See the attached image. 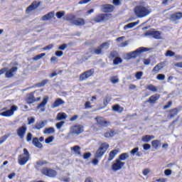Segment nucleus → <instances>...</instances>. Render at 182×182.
Instances as JSON below:
<instances>
[{
    "mask_svg": "<svg viewBox=\"0 0 182 182\" xmlns=\"http://www.w3.org/2000/svg\"><path fill=\"white\" fill-rule=\"evenodd\" d=\"M63 124H65V122L61 121L60 122H58L55 126L57 127V129L59 130L60 129H62V127L63 126Z\"/></svg>",
    "mask_w": 182,
    "mask_h": 182,
    "instance_id": "nucleus-52",
    "label": "nucleus"
},
{
    "mask_svg": "<svg viewBox=\"0 0 182 182\" xmlns=\"http://www.w3.org/2000/svg\"><path fill=\"white\" fill-rule=\"evenodd\" d=\"M164 68V63H158L152 70V72H156V73H159L161 69Z\"/></svg>",
    "mask_w": 182,
    "mask_h": 182,
    "instance_id": "nucleus-26",
    "label": "nucleus"
},
{
    "mask_svg": "<svg viewBox=\"0 0 182 182\" xmlns=\"http://www.w3.org/2000/svg\"><path fill=\"white\" fill-rule=\"evenodd\" d=\"M60 105H65V101L62 100V98H58L55 100V102L52 104L53 109H55V107H59Z\"/></svg>",
    "mask_w": 182,
    "mask_h": 182,
    "instance_id": "nucleus-24",
    "label": "nucleus"
},
{
    "mask_svg": "<svg viewBox=\"0 0 182 182\" xmlns=\"http://www.w3.org/2000/svg\"><path fill=\"white\" fill-rule=\"evenodd\" d=\"M66 21H68L75 26H85V25L86 24V21L84 20V18H76V16H75L74 14H70L68 16H67Z\"/></svg>",
    "mask_w": 182,
    "mask_h": 182,
    "instance_id": "nucleus-3",
    "label": "nucleus"
},
{
    "mask_svg": "<svg viewBox=\"0 0 182 182\" xmlns=\"http://www.w3.org/2000/svg\"><path fill=\"white\" fill-rule=\"evenodd\" d=\"M31 160V154L26 148L23 149V153L18 156V164L20 166H25Z\"/></svg>",
    "mask_w": 182,
    "mask_h": 182,
    "instance_id": "nucleus-2",
    "label": "nucleus"
},
{
    "mask_svg": "<svg viewBox=\"0 0 182 182\" xmlns=\"http://www.w3.org/2000/svg\"><path fill=\"white\" fill-rule=\"evenodd\" d=\"M126 159H129V153H123L121 154L119 156V159L120 161H124Z\"/></svg>",
    "mask_w": 182,
    "mask_h": 182,
    "instance_id": "nucleus-40",
    "label": "nucleus"
},
{
    "mask_svg": "<svg viewBox=\"0 0 182 182\" xmlns=\"http://www.w3.org/2000/svg\"><path fill=\"white\" fill-rule=\"evenodd\" d=\"M109 18H112V14H100L94 17L93 21L95 23H100V22L109 20Z\"/></svg>",
    "mask_w": 182,
    "mask_h": 182,
    "instance_id": "nucleus-5",
    "label": "nucleus"
},
{
    "mask_svg": "<svg viewBox=\"0 0 182 182\" xmlns=\"http://www.w3.org/2000/svg\"><path fill=\"white\" fill-rule=\"evenodd\" d=\"M18 72V67H12L10 70H7L6 72V77H7V79H10V77H14V73H16Z\"/></svg>",
    "mask_w": 182,
    "mask_h": 182,
    "instance_id": "nucleus-19",
    "label": "nucleus"
},
{
    "mask_svg": "<svg viewBox=\"0 0 182 182\" xmlns=\"http://www.w3.org/2000/svg\"><path fill=\"white\" fill-rule=\"evenodd\" d=\"M151 148V145H150L149 144H144L143 145L144 150H150Z\"/></svg>",
    "mask_w": 182,
    "mask_h": 182,
    "instance_id": "nucleus-56",
    "label": "nucleus"
},
{
    "mask_svg": "<svg viewBox=\"0 0 182 182\" xmlns=\"http://www.w3.org/2000/svg\"><path fill=\"white\" fill-rule=\"evenodd\" d=\"M66 117H68V115H66V113H65V112H59L57 114L56 120H58V121L65 120V119H66Z\"/></svg>",
    "mask_w": 182,
    "mask_h": 182,
    "instance_id": "nucleus-31",
    "label": "nucleus"
},
{
    "mask_svg": "<svg viewBox=\"0 0 182 182\" xmlns=\"http://www.w3.org/2000/svg\"><path fill=\"white\" fill-rule=\"evenodd\" d=\"M151 146L153 149H155V150H157L159 147L161 146V141L159 139H156L151 141Z\"/></svg>",
    "mask_w": 182,
    "mask_h": 182,
    "instance_id": "nucleus-27",
    "label": "nucleus"
},
{
    "mask_svg": "<svg viewBox=\"0 0 182 182\" xmlns=\"http://www.w3.org/2000/svg\"><path fill=\"white\" fill-rule=\"evenodd\" d=\"M165 56H169V58H173V56H176V53L170 50H168L165 53Z\"/></svg>",
    "mask_w": 182,
    "mask_h": 182,
    "instance_id": "nucleus-44",
    "label": "nucleus"
},
{
    "mask_svg": "<svg viewBox=\"0 0 182 182\" xmlns=\"http://www.w3.org/2000/svg\"><path fill=\"white\" fill-rule=\"evenodd\" d=\"M182 111V106H179L176 108H173L167 111V117L168 119H174L175 116H177L179 112Z\"/></svg>",
    "mask_w": 182,
    "mask_h": 182,
    "instance_id": "nucleus-8",
    "label": "nucleus"
},
{
    "mask_svg": "<svg viewBox=\"0 0 182 182\" xmlns=\"http://www.w3.org/2000/svg\"><path fill=\"white\" fill-rule=\"evenodd\" d=\"M138 23L139 21L129 23L124 26V31H126V29H132V28H134V26H136V25H138Z\"/></svg>",
    "mask_w": 182,
    "mask_h": 182,
    "instance_id": "nucleus-33",
    "label": "nucleus"
},
{
    "mask_svg": "<svg viewBox=\"0 0 182 182\" xmlns=\"http://www.w3.org/2000/svg\"><path fill=\"white\" fill-rule=\"evenodd\" d=\"M56 16L58 19H60L62 17L65 16V11H58Z\"/></svg>",
    "mask_w": 182,
    "mask_h": 182,
    "instance_id": "nucleus-49",
    "label": "nucleus"
},
{
    "mask_svg": "<svg viewBox=\"0 0 182 182\" xmlns=\"http://www.w3.org/2000/svg\"><path fill=\"white\" fill-rule=\"evenodd\" d=\"M49 100V97L46 96L43 99V101L38 105L37 109H41V112H45V106H46V104L48 103V101Z\"/></svg>",
    "mask_w": 182,
    "mask_h": 182,
    "instance_id": "nucleus-20",
    "label": "nucleus"
},
{
    "mask_svg": "<svg viewBox=\"0 0 182 182\" xmlns=\"http://www.w3.org/2000/svg\"><path fill=\"white\" fill-rule=\"evenodd\" d=\"M153 139H154V136L153 135H145L142 136L141 141H144V143H149V141L153 140Z\"/></svg>",
    "mask_w": 182,
    "mask_h": 182,
    "instance_id": "nucleus-30",
    "label": "nucleus"
},
{
    "mask_svg": "<svg viewBox=\"0 0 182 182\" xmlns=\"http://www.w3.org/2000/svg\"><path fill=\"white\" fill-rule=\"evenodd\" d=\"M114 134H116V132H114V131H113L112 129H109L107 132H105L104 134V136L107 139H109L110 137H113L114 136Z\"/></svg>",
    "mask_w": 182,
    "mask_h": 182,
    "instance_id": "nucleus-34",
    "label": "nucleus"
},
{
    "mask_svg": "<svg viewBox=\"0 0 182 182\" xmlns=\"http://www.w3.org/2000/svg\"><path fill=\"white\" fill-rule=\"evenodd\" d=\"M68 48V44H63L58 47L59 50H65Z\"/></svg>",
    "mask_w": 182,
    "mask_h": 182,
    "instance_id": "nucleus-57",
    "label": "nucleus"
},
{
    "mask_svg": "<svg viewBox=\"0 0 182 182\" xmlns=\"http://www.w3.org/2000/svg\"><path fill=\"white\" fill-rule=\"evenodd\" d=\"M112 110L114 112H118V113H122V112L124 110V108L120 107L119 105H115L112 107Z\"/></svg>",
    "mask_w": 182,
    "mask_h": 182,
    "instance_id": "nucleus-36",
    "label": "nucleus"
},
{
    "mask_svg": "<svg viewBox=\"0 0 182 182\" xmlns=\"http://www.w3.org/2000/svg\"><path fill=\"white\" fill-rule=\"evenodd\" d=\"M165 176H171V169H166L164 171Z\"/></svg>",
    "mask_w": 182,
    "mask_h": 182,
    "instance_id": "nucleus-63",
    "label": "nucleus"
},
{
    "mask_svg": "<svg viewBox=\"0 0 182 182\" xmlns=\"http://www.w3.org/2000/svg\"><path fill=\"white\" fill-rule=\"evenodd\" d=\"M149 173H150V169L149 168H145L142 171V173L144 175V176H147V174H149Z\"/></svg>",
    "mask_w": 182,
    "mask_h": 182,
    "instance_id": "nucleus-64",
    "label": "nucleus"
},
{
    "mask_svg": "<svg viewBox=\"0 0 182 182\" xmlns=\"http://www.w3.org/2000/svg\"><path fill=\"white\" fill-rule=\"evenodd\" d=\"M143 76V72L142 71H139L136 72L135 74V77L137 79V80H140L141 79V77Z\"/></svg>",
    "mask_w": 182,
    "mask_h": 182,
    "instance_id": "nucleus-45",
    "label": "nucleus"
},
{
    "mask_svg": "<svg viewBox=\"0 0 182 182\" xmlns=\"http://www.w3.org/2000/svg\"><path fill=\"white\" fill-rule=\"evenodd\" d=\"M146 90H150V92H154V93H156V92H157V87L150 84L146 87Z\"/></svg>",
    "mask_w": 182,
    "mask_h": 182,
    "instance_id": "nucleus-37",
    "label": "nucleus"
},
{
    "mask_svg": "<svg viewBox=\"0 0 182 182\" xmlns=\"http://www.w3.org/2000/svg\"><path fill=\"white\" fill-rule=\"evenodd\" d=\"M95 120L97 122V126H100L101 127H107L109 126V122L105 120L103 117H95Z\"/></svg>",
    "mask_w": 182,
    "mask_h": 182,
    "instance_id": "nucleus-16",
    "label": "nucleus"
},
{
    "mask_svg": "<svg viewBox=\"0 0 182 182\" xmlns=\"http://www.w3.org/2000/svg\"><path fill=\"white\" fill-rule=\"evenodd\" d=\"M41 97H38L37 98L35 97V92H30L26 98V102L28 105H32L33 103H35L36 102H40Z\"/></svg>",
    "mask_w": 182,
    "mask_h": 182,
    "instance_id": "nucleus-11",
    "label": "nucleus"
},
{
    "mask_svg": "<svg viewBox=\"0 0 182 182\" xmlns=\"http://www.w3.org/2000/svg\"><path fill=\"white\" fill-rule=\"evenodd\" d=\"M26 125H23L17 129V135L20 139H23V137H25V134H26Z\"/></svg>",
    "mask_w": 182,
    "mask_h": 182,
    "instance_id": "nucleus-17",
    "label": "nucleus"
},
{
    "mask_svg": "<svg viewBox=\"0 0 182 182\" xmlns=\"http://www.w3.org/2000/svg\"><path fill=\"white\" fill-rule=\"evenodd\" d=\"M156 79L158 80H164V79H166V75L164 74H159L156 76Z\"/></svg>",
    "mask_w": 182,
    "mask_h": 182,
    "instance_id": "nucleus-51",
    "label": "nucleus"
},
{
    "mask_svg": "<svg viewBox=\"0 0 182 182\" xmlns=\"http://www.w3.org/2000/svg\"><path fill=\"white\" fill-rule=\"evenodd\" d=\"M95 75V68H91L87 70L80 75L79 80L80 82H83V80H86L93 76Z\"/></svg>",
    "mask_w": 182,
    "mask_h": 182,
    "instance_id": "nucleus-6",
    "label": "nucleus"
},
{
    "mask_svg": "<svg viewBox=\"0 0 182 182\" xmlns=\"http://www.w3.org/2000/svg\"><path fill=\"white\" fill-rule=\"evenodd\" d=\"M71 150H73L75 154H77V156H82V152H80V147L78 145L74 146L73 148H71Z\"/></svg>",
    "mask_w": 182,
    "mask_h": 182,
    "instance_id": "nucleus-32",
    "label": "nucleus"
},
{
    "mask_svg": "<svg viewBox=\"0 0 182 182\" xmlns=\"http://www.w3.org/2000/svg\"><path fill=\"white\" fill-rule=\"evenodd\" d=\"M173 2V0H162L161 5H164V6H167L168 4H171Z\"/></svg>",
    "mask_w": 182,
    "mask_h": 182,
    "instance_id": "nucleus-50",
    "label": "nucleus"
},
{
    "mask_svg": "<svg viewBox=\"0 0 182 182\" xmlns=\"http://www.w3.org/2000/svg\"><path fill=\"white\" fill-rule=\"evenodd\" d=\"M84 132L85 127L81 124H75L70 127L71 134H76V136H79V134H82Z\"/></svg>",
    "mask_w": 182,
    "mask_h": 182,
    "instance_id": "nucleus-7",
    "label": "nucleus"
},
{
    "mask_svg": "<svg viewBox=\"0 0 182 182\" xmlns=\"http://www.w3.org/2000/svg\"><path fill=\"white\" fill-rule=\"evenodd\" d=\"M43 133L44 134H53V133H55V128L53 127L46 128Z\"/></svg>",
    "mask_w": 182,
    "mask_h": 182,
    "instance_id": "nucleus-39",
    "label": "nucleus"
},
{
    "mask_svg": "<svg viewBox=\"0 0 182 182\" xmlns=\"http://www.w3.org/2000/svg\"><path fill=\"white\" fill-rule=\"evenodd\" d=\"M8 139L7 135H4L1 138H0V144H2V143H4V141H6V139Z\"/></svg>",
    "mask_w": 182,
    "mask_h": 182,
    "instance_id": "nucleus-55",
    "label": "nucleus"
},
{
    "mask_svg": "<svg viewBox=\"0 0 182 182\" xmlns=\"http://www.w3.org/2000/svg\"><path fill=\"white\" fill-rule=\"evenodd\" d=\"M110 100H112L111 97H106L104 100H103V105L104 106H107V105H109V102H110Z\"/></svg>",
    "mask_w": 182,
    "mask_h": 182,
    "instance_id": "nucleus-47",
    "label": "nucleus"
},
{
    "mask_svg": "<svg viewBox=\"0 0 182 182\" xmlns=\"http://www.w3.org/2000/svg\"><path fill=\"white\" fill-rule=\"evenodd\" d=\"M119 56V53L116 50L111 51L109 53V59H116Z\"/></svg>",
    "mask_w": 182,
    "mask_h": 182,
    "instance_id": "nucleus-38",
    "label": "nucleus"
},
{
    "mask_svg": "<svg viewBox=\"0 0 182 182\" xmlns=\"http://www.w3.org/2000/svg\"><path fill=\"white\" fill-rule=\"evenodd\" d=\"M123 63V60L122 59V58L120 57H116L114 60H113V65H119V63Z\"/></svg>",
    "mask_w": 182,
    "mask_h": 182,
    "instance_id": "nucleus-41",
    "label": "nucleus"
},
{
    "mask_svg": "<svg viewBox=\"0 0 182 182\" xmlns=\"http://www.w3.org/2000/svg\"><path fill=\"white\" fill-rule=\"evenodd\" d=\"M40 6H41V1H33L31 4L26 8V14H31L32 11H35V9H37Z\"/></svg>",
    "mask_w": 182,
    "mask_h": 182,
    "instance_id": "nucleus-15",
    "label": "nucleus"
},
{
    "mask_svg": "<svg viewBox=\"0 0 182 182\" xmlns=\"http://www.w3.org/2000/svg\"><path fill=\"white\" fill-rule=\"evenodd\" d=\"M33 146L36 147H38V149H42L43 147V145L42 143L39 142V139L38 137H34L33 138V141H32Z\"/></svg>",
    "mask_w": 182,
    "mask_h": 182,
    "instance_id": "nucleus-28",
    "label": "nucleus"
},
{
    "mask_svg": "<svg viewBox=\"0 0 182 182\" xmlns=\"http://www.w3.org/2000/svg\"><path fill=\"white\" fill-rule=\"evenodd\" d=\"M43 127H45V122L43 121L36 123L34 126V129H36V130H41V129H43Z\"/></svg>",
    "mask_w": 182,
    "mask_h": 182,
    "instance_id": "nucleus-35",
    "label": "nucleus"
},
{
    "mask_svg": "<svg viewBox=\"0 0 182 182\" xmlns=\"http://www.w3.org/2000/svg\"><path fill=\"white\" fill-rule=\"evenodd\" d=\"M90 156H92V154L90 152H87L83 154V159L84 160H87V159H90Z\"/></svg>",
    "mask_w": 182,
    "mask_h": 182,
    "instance_id": "nucleus-54",
    "label": "nucleus"
},
{
    "mask_svg": "<svg viewBox=\"0 0 182 182\" xmlns=\"http://www.w3.org/2000/svg\"><path fill=\"white\" fill-rule=\"evenodd\" d=\"M109 147H110V145H109L107 142H103L102 144H101V145L95 152L96 159H102V157L105 156V154L109 149Z\"/></svg>",
    "mask_w": 182,
    "mask_h": 182,
    "instance_id": "nucleus-4",
    "label": "nucleus"
},
{
    "mask_svg": "<svg viewBox=\"0 0 182 182\" xmlns=\"http://www.w3.org/2000/svg\"><path fill=\"white\" fill-rule=\"evenodd\" d=\"M53 48V44H50L43 48V50H50Z\"/></svg>",
    "mask_w": 182,
    "mask_h": 182,
    "instance_id": "nucleus-58",
    "label": "nucleus"
},
{
    "mask_svg": "<svg viewBox=\"0 0 182 182\" xmlns=\"http://www.w3.org/2000/svg\"><path fill=\"white\" fill-rule=\"evenodd\" d=\"M47 83H49V80L46 79L42 80L41 82L37 83L36 86L38 87H43V86H45V85H46Z\"/></svg>",
    "mask_w": 182,
    "mask_h": 182,
    "instance_id": "nucleus-42",
    "label": "nucleus"
},
{
    "mask_svg": "<svg viewBox=\"0 0 182 182\" xmlns=\"http://www.w3.org/2000/svg\"><path fill=\"white\" fill-rule=\"evenodd\" d=\"M160 99V95L159 94H155L151 95L148 100L145 101V103H150V105H154L157 100Z\"/></svg>",
    "mask_w": 182,
    "mask_h": 182,
    "instance_id": "nucleus-22",
    "label": "nucleus"
},
{
    "mask_svg": "<svg viewBox=\"0 0 182 182\" xmlns=\"http://www.w3.org/2000/svg\"><path fill=\"white\" fill-rule=\"evenodd\" d=\"M147 50H149V48H144V47H140L136 50L130 53L129 58H131L132 59H136V58H137L139 55H140L141 53H143V52H147Z\"/></svg>",
    "mask_w": 182,
    "mask_h": 182,
    "instance_id": "nucleus-10",
    "label": "nucleus"
},
{
    "mask_svg": "<svg viewBox=\"0 0 182 182\" xmlns=\"http://www.w3.org/2000/svg\"><path fill=\"white\" fill-rule=\"evenodd\" d=\"M171 106H173V101H168L167 105L164 106L163 109H164V110H166L167 109H170V107H171Z\"/></svg>",
    "mask_w": 182,
    "mask_h": 182,
    "instance_id": "nucleus-46",
    "label": "nucleus"
},
{
    "mask_svg": "<svg viewBox=\"0 0 182 182\" xmlns=\"http://www.w3.org/2000/svg\"><path fill=\"white\" fill-rule=\"evenodd\" d=\"M111 82L112 83H113L114 85L116 83L119 82V78H117V77L114 76L111 77Z\"/></svg>",
    "mask_w": 182,
    "mask_h": 182,
    "instance_id": "nucleus-53",
    "label": "nucleus"
},
{
    "mask_svg": "<svg viewBox=\"0 0 182 182\" xmlns=\"http://www.w3.org/2000/svg\"><path fill=\"white\" fill-rule=\"evenodd\" d=\"M37 166H43V164H48L46 161H39L36 163Z\"/></svg>",
    "mask_w": 182,
    "mask_h": 182,
    "instance_id": "nucleus-60",
    "label": "nucleus"
},
{
    "mask_svg": "<svg viewBox=\"0 0 182 182\" xmlns=\"http://www.w3.org/2000/svg\"><path fill=\"white\" fill-rule=\"evenodd\" d=\"M102 11L105 14H109L114 11V6L112 4H104L102 5Z\"/></svg>",
    "mask_w": 182,
    "mask_h": 182,
    "instance_id": "nucleus-21",
    "label": "nucleus"
},
{
    "mask_svg": "<svg viewBox=\"0 0 182 182\" xmlns=\"http://www.w3.org/2000/svg\"><path fill=\"white\" fill-rule=\"evenodd\" d=\"M43 56H46V53H41L39 55H37L35 57H33L32 58V60H39V59H42V58H43Z\"/></svg>",
    "mask_w": 182,
    "mask_h": 182,
    "instance_id": "nucleus-43",
    "label": "nucleus"
},
{
    "mask_svg": "<svg viewBox=\"0 0 182 182\" xmlns=\"http://www.w3.org/2000/svg\"><path fill=\"white\" fill-rule=\"evenodd\" d=\"M53 16H55V12L51 11V12H49L48 14L44 15L42 17V19L43 21H50V19H52V18H53Z\"/></svg>",
    "mask_w": 182,
    "mask_h": 182,
    "instance_id": "nucleus-29",
    "label": "nucleus"
},
{
    "mask_svg": "<svg viewBox=\"0 0 182 182\" xmlns=\"http://www.w3.org/2000/svg\"><path fill=\"white\" fill-rule=\"evenodd\" d=\"M134 12L137 18H144L150 15V10L144 6H136L134 9Z\"/></svg>",
    "mask_w": 182,
    "mask_h": 182,
    "instance_id": "nucleus-1",
    "label": "nucleus"
},
{
    "mask_svg": "<svg viewBox=\"0 0 182 182\" xmlns=\"http://www.w3.org/2000/svg\"><path fill=\"white\" fill-rule=\"evenodd\" d=\"M171 20L176 22V21H180L182 18V13L181 12H176L172 14L170 16Z\"/></svg>",
    "mask_w": 182,
    "mask_h": 182,
    "instance_id": "nucleus-23",
    "label": "nucleus"
},
{
    "mask_svg": "<svg viewBox=\"0 0 182 182\" xmlns=\"http://www.w3.org/2000/svg\"><path fill=\"white\" fill-rule=\"evenodd\" d=\"M117 153H119V150L117 149H114L111 151L108 155V161H112V160H113V159L116 157V156L117 155Z\"/></svg>",
    "mask_w": 182,
    "mask_h": 182,
    "instance_id": "nucleus-25",
    "label": "nucleus"
},
{
    "mask_svg": "<svg viewBox=\"0 0 182 182\" xmlns=\"http://www.w3.org/2000/svg\"><path fill=\"white\" fill-rule=\"evenodd\" d=\"M137 151H139V147L134 148L133 149L130 153L131 154H132L133 156H134L136 154V153H137Z\"/></svg>",
    "mask_w": 182,
    "mask_h": 182,
    "instance_id": "nucleus-61",
    "label": "nucleus"
},
{
    "mask_svg": "<svg viewBox=\"0 0 182 182\" xmlns=\"http://www.w3.org/2000/svg\"><path fill=\"white\" fill-rule=\"evenodd\" d=\"M28 124H33V123H35V118L33 117H31V118H28Z\"/></svg>",
    "mask_w": 182,
    "mask_h": 182,
    "instance_id": "nucleus-59",
    "label": "nucleus"
},
{
    "mask_svg": "<svg viewBox=\"0 0 182 182\" xmlns=\"http://www.w3.org/2000/svg\"><path fill=\"white\" fill-rule=\"evenodd\" d=\"M161 33L160 31H148L145 33V36H153L154 39H160Z\"/></svg>",
    "mask_w": 182,
    "mask_h": 182,
    "instance_id": "nucleus-18",
    "label": "nucleus"
},
{
    "mask_svg": "<svg viewBox=\"0 0 182 182\" xmlns=\"http://www.w3.org/2000/svg\"><path fill=\"white\" fill-rule=\"evenodd\" d=\"M16 110H18V107L13 105L11 107L10 109L1 112L0 116H3V117H10V116H12Z\"/></svg>",
    "mask_w": 182,
    "mask_h": 182,
    "instance_id": "nucleus-13",
    "label": "nucleus"
},
{
    "mask_svg": "<svg viewBox=\"0 0 182 182\" xmlns=\"http://www.w3.org/2000/svg\"><path fill=\"white\" fill-rule=\"evenodd\" d=\"M55 137L53 136H48L47 139H45L46 144H49V143H52Z\"/></svg>",
    "mask_w": 182,
    "mask_h": 182,
    "instance_id": "nucleus-48",
    "label": "nucleus"
},
{
    "mask_svg": "<svg viewBox=\"0 0 182 182\" xmlns=\"http://www.w3.org/2000/svg\"><path fill=\"white\" fill-rule=\"evenodd\" d=\"M41 173L44 176H47V177H55L58 174L56 171L50 169L49 168H43V169H41Z\"/></svg>",
    "mask_w": 182,
    "mask_h": 182,
    "instance_id": "nucleus-12",
    "label": "nucleus"
},
{
    "mask_svg": "<svg viewBox=\"0 0 182 182\" xmlns=\"http://www.w3.org/2000/svg\"><path fill=\"white\" fill-rule=\"evenodd\" d=\"M109 46H110L109 42L102 43L100 45V46H98L96 48H94L93 53H95V55H102L103 52L102 49L105 48V49H109Z\"/></svg>",
    "mask_w": 182,
    "mask_h": 182,
    "instance_id": "nucleus-9",
    "label": "nucleus"
},
{
    "mask_svg": "<svg viewBox=\"0 0 182 182\" xmlns=\"http://www.w3.org/2000/svg\"><path fill=\"white\" fill-rule=\"evenodd\" d=\"M124 164V162H122L120 159H116L115 162L112 165V169L114 171H119V170H122Z\"/></svg>",
    "mask_w": 182,
    "mask_h": 182,
    "instance_id": "nucleus-14",
    "label": "nucleus"
},
{
    "mask_svg": "<svg viewBox=\"0 0 182 182\" xmlns=\"http://www.w3.org/2000/svg\"><path fill=\"white\" fill-rule=\"evenodd\" d=\"M31 140H32V134L31 132H29L27 134L26 141H31Z\"/></svg>",
    "mask_w": 182,
    "mask_h": 182,
    "instance_id": "nucleus-62",
    "label": "nucleus"
}]
</instances>
